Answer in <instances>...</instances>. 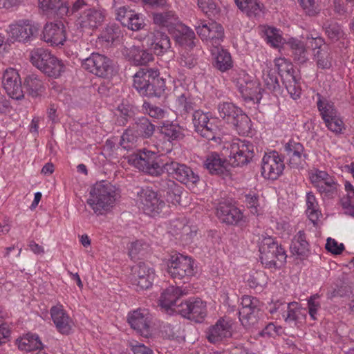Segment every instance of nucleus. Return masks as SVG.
<instances>
[{"instance_id": "nucleus-1", "label": "nucleus", "mask_w": 354, "mask_h": 354, "mask_svg": "<svg viewBox=\"0 0 354 354\" xmlns=\"http://www.w3.org/2000/svg\"><path fill=\"white\" fill-rule=\"evenodd\" d=\"M133 78V86L142 96L160 97L165 91V81L160 77L157 68H140Z\"/></svg>"}, {"instance_id": "nucleus-2", "label": "nucleus", "mask_w": 354, "mask_h": 354, "mask_svg": "<svg viewBox=\"0 0 354 354\" xmlns=\"http://www.w3.org/2000/svg\"><path fill=\"white\" fill-rule=\"evenodd\" d=\"M115 186L104 181L94 184L90 189L87 205L97 215H102L113 206L117 196Z\"/></svg>"}, {"instance_id": "nucleus-3", "label": "nucleus", "mask_w": 354, "mask_h": 354, "mask_svg": "<svg viewBox=\"0 0 354 354\" xmlns=\"http://www.w3.org/2000/svg\"><path fill=\"white\" fill-rule=\"evenodd\" d=\"M222 155L227 158L229 165L242 167L248 165L254 157V145L246 140L234 139L226 142L222 149Z\"/></svg>"}, {"instance_id": "nucleus-4", "label": "nucleus", "mask_w": 354, "mask_h": 354, "mask_svg": "<svg viewBox=\"0 0 354 354\" xmlns=\"http://www.w3.org/2000/svg\"><path fill=\"white\" fill-rule=\"evenodd\" d=\"M167 272L175 281H189L198 272V268L194 259L176 253L171 255L167 261Z\"/></svg>"}, {"instance_id": "nucleus-5", "label": "nucleus", "mask_w": 354, "mask_h": 354, "mask_svg": "<svg viewBox=\"0 0 354 354\" xmlns=\"http://www.w3.org/2000/svg\"><path fill=\"white\" fill-rule=\"evenodd\" d=\"M260 260L266 268H280L287 259L285 248L272 237L264 238L259 247Z\"/></svg>"}, {"instance_id": "nucleus-6", "label": "nucleus", "mask_w": 354, "mask_h": 354, "mask_svg": "<svg viewBox=\"0 0 354 354\" xmlns=\"http://www.w3.org/2000/svg\"><path fill=\"white\" fill-rule=\"evenodd\" d=\"M194 28L201 40L211 49L219 47L224 40V28L216 21L200 19L196 22Z\"/></svg>"}, {"instance_id": "nucleus-7", "label": "nucleus", "mask_w": 354, "mask_h": 354, "mask_svg": "<svg viewBox=\"0 0 354 354\" xmlns=\"http://www.w3.org/2000/svg\"><path fill=\"white\" fill-rule=\"evenodd\" d=\"M38 6L45 14H55L60 17L73 15L86 6H91L89 0H75L71 8L64 0H38Z\"/></svg>"}, {"instance_id": "nucleus-8", "label": "nucleus", "mask_w": 354, "mask_h": 354, "mask_svg": "<svg viewBox=\"0 0 354 354\" xmlns=\"http://www.w3.org/2000/svg\"><path fill=\"white\" fill-rule=\"evenodd\" d=\"M309 178L323 197L333 198L337 195L339 184L335 176L327 171L314 168L309 173Z\"/></svg>"}, {"instance_id": "nucleus-9", "label": "nucleus", "mask_w": 354, "mask_h": 354, "mask_svg": "<svg viewBox=\"0 0 354 354\" xmlns=\"http://www.w3.org/2000/svg\"><path fill=\"white\" fill-rule=\"evenodd\" d=\"M75 26L82 31L92 32L101 26L105 21L106 12L103 8H89L75 12Z\"/></svg>"}, {"instance_id": "nucleus-10", "label": "nucleus", "mask_w": 354, "mask_h": 354, "mask_svg": "<svg viewBox=\"0 0 354 354\" xmlns=\"http://www.w3.org/2000/svg\"><path fill=\"white\" fill-rule=\"evenodd\" d=\"M157 155L151 151H139L129 157V162L139 170L151 176H160L163 172L161 166L156 160Z\"/></svg>"}, {"instance_id": "nucleus-11", "label": "nucleus", "mask_w": 354, "mask_h": 354, "mask_svg": "<svg viewBox=\"0 0 354 354\" xmlns=\"http://www.w3.org/2000/svg\"><path fill=\"white\" fill-rule=\"evenodd\" d=\"M163 168L173 178L187 186L194 187L199 181L198 175L185 164L171 160L165 162Z\"/></svg>"}, {"instance_id": "nucleus-12", "label": "nucleus", "mask_w": 354, "mask_h": 354, "mask_svg": "<svg viewBox=\"0 0 354 354\" xmlns=\"http://www.w3.org/2000/svg\"><path fill=\"white\" fill-rule=\"evenodd\" d=\"M82 66L85 70L100 77H108L113 74L112 61L103 55L93 53L82 60Z\"/></svg>"}, {"instance_id": "nucleus-13", "label": "nucleus", "mask_w": 354, "mask_h": 354, "mask_svg": "<svg viewBox=\"0 0 354 354\" xmlns=\"http://www.w3.org/2000/svg\"><path fill=\"white\" fill-rule=\"evenodd\" d=\"M138 197L143 212L151 216L159 214L165 205L158 193L149 187L141 188L138 192Z\"/></svg>"}, {"instance_id": "nucleus-14", "label": "nucleus", "mask_w": 354, "mask_h": 354, "mask_svg": "<svg viewBox=\"0 0 354 354\" xmlns=\"http://www.w3.org/2000/svg\"><path fill=\"white\" fill-rule=\"evenodd\" d=\"M241 307L239 310V320L245 327H251L258 323L260 315L259 301L257 298L244 295L241 298Z\"/></svg>"}, {"instance_id": "nucleus-15", "label": "nucleus", "mask_w": 354, "mask_h": 354, "mask_svg": "<svg viewBox=\"0 0 354 354\" xmlns=\"http://www.w3.org/2000/svg\"><path fill=\"white\" fill-rule=\"evenodd\" d=\"M283 148L287 157V164L290 168L301 170L306 167L308 154L303 144L291 139L284 145Z\"/></svg>"}, {"instance_id": "nucleus-16", "label": "nucleus", "mask_w": 354, "mask_h": 354, "mask_svg": "<svg viewBox=\"0 0 354 354\" xmlns=\"http://www.w3.org/2000/svg\"><path fill=\"white\" fill-rule=\"evenodd\" d=\"M285 168L283 157L277 151L266 153L262 158L261 174L267 179L276 180Z\"/></svg>"}, {"instance_id": "nucleus-17", "label": "nucleus", "mask_w": 354, "mask_h": 354, "mask_svg": "<svg viewBox=\"0 0 354 354\" xmlns=\"http://www.w3.org/2000/svg\"><path fill=\"white\" fill-rule=\"evenodd\" d=\"M176 313L185 318L201 323L207 315L206 304L199 298H191L185 302H180Z\"/></svg>"}, {"instance_id": "nucleus-18", "label": "nucleus", "mask_w": 354, "mask_h": 354, "mask_svg": "<svg viewBox=\"0 0 354 354\" xmlns=\"http://www.w3.org/2000/svg\"><path fill=\"white\" fill-rule=\"evenodd\" d=\"M38 28L28 19H21L9 26V39L12 42L16 41L26 42L37 32Z\"/></svg>"}, {"instance_id": "nucleus-19", "label": "nucleus", "mask_w": 354, "mask_h": 354, "mask_svg": "<svg viewBox=\"0 0 354 354\" xmlns=\"http://www.w3.org/2000/svg\"><path fill=\"white\" fill-rule=\"evenodd\" d=\"M128 322L131 327L140 335L149 337L151 335V317L146 309H137L128 315Z\"/></svg>"}, {"instance_id": "nucleus-20", "label": "nucleus", "mask_w": 354, "mask_h": 354, "mask_svg": "<svg viewBox=\"0 0 354 354\" xmlns=\"http://www.w3.org/2000/svg\"><path fill=\"white\" fill-rule=\"evenodd\" d=\"M2 84L7 94L12 99L19 100L24 97L21 78L15 69L10 68L6 70Z\"/></svg>"}, {"instance_id": "nucleus-21", "label": "nucleus", "mask_w": 354, "mask_h": 354, "mask_svg": "<svg viewBox=\"0 0 354 354\" xmlns=\"http://www.w3.org/2000/svg\"><path fill=\"white\" fill-rule=\"evenodd\" d=\"M50 313L56 329L59 333L68 335L72 332L73 320L62 304L52 306Z\"/></svg>"}, {"instance_id": "nucleus-22", "label": "nucleus", "mask_w": 354, "mask_h": 354, "mask_svg": "<svg viewBox=\"0 0 354 354\" xmlns=\"http://www.w3.org/2000/svg\"><path fill=\"white\" fill-rule=\"evenodd\" d=\"M232 335V323L230 319H219L207 331L208 341L213 344L218 343Z\"/></svg>"}, {"instance_id": "nucleus-23", "label": "nucleus", "mask_w": 354, "mask_h": 354, "mask_svg": "<svg viewBox=\"0 0 354 354\" xmlns=\"http://www.w3.org/2000/svg\"><path fill=\"white\" fill-rule=\"evenodd\" d=\"M133 281L140 290L148 289L152 285L155 273L152 268L140 262L133 268Z\"/></svg>"}, {"instance_id": "nucleus-24", "label": "nucleus", "mask_w": 354, "mask_h": 354, "mask_svg": "<svg viewBox=\"0 0 354 354\" xmlns=\"http://www.w3.org/2000/svg\"><path fill=\"white\" fill-rule=\"evenodd\" d=\"M216 216L222 223L232 225H239L244 218L243 212L238 207L225 203L218 205Z\"/></svg>"}, {"instance_id": "nucleus-25", "label": "nucleus", "mask_w": 354, "mask_h": 354, "mask_svg": "<svg viewBox=\"0 0 354 354\" xmlns=\"http://www.w3.org/2000/svg\"><path fill=\"white\" fill-rule=\"evenodd\" d=\"M66 38L64 26L62 23H49L45 25L42 39L50 46L63 45Z\"/></svg>"}, {"instance_id": "nucleus-26", "label": "nucleus", "mask_w": 354, "mask_h": 354, "mask_svg": "<svg viewBox=\"0 0 354 354\" xmlns=\"http://www.w3.org/2000/svg\"><path fill=\"white\" fill-rule=\"evenodd\" d=\"M187 293L185 290L179 287L169 286L162 292L159 299L160 305L167 310H171L176 313L180 297Z\"/></svg>"}, {"instance_id": "nucleus-27", "label": "nucleus", "mask_w": 354, "mask_h": 354, "mask_svg": "<svg viewBox=\"0 0 354 354\" xmlns=\"http://www.w3.org/2000/svg\"><path fill=\"white\" fill-rule=\"evenodd\" d=\"M159 187L167 202L174 205L180 203L183 188L174 180L169 178L161 179L159 181Z\"/></svg>"}, {"instance_id": "nucleus-28", "label": "nucleus", "mask_w": 354, "mask_h": 354, "mask_svg": "<svg viewBox=\"0 0 354 354\" xmlns=\"http://www.w3.org/2000/svg\"><path fill=\"white\" fill-rule=\"evenodd\" d=\"M122 54L134 65H146L153 60V55L147 50L138 46L125 47Z\"/></svg>"}, {"instance_id": "nucleus-29", "label": "nucleus", "mask_w": 354, "mask_h": 354, "mask_svg": "<svg viewBox=\"0 0 354 354\" xmlns=\"http://www.w3.org/2000/svg\"><path fill=\"white\" fill-rule=\"evenodd\" d=\"M238 90L245 102L259 104L263 96V89L260 83L253 78Z\"/></svg>"}, {"instance_id": "nucleus-30", "label": "nucleus", "mask_w": 354, "mask_h": 354, "mask_svg": "<svg viewBox=\"0 0 354 354\" xmlns=\"http://www.w3.org/2000/svg\"><path fill=\"white\" fill-rule=\"evenodd\" d=\"M211 53L214 59V66L221 72H226L233 67L231 54L227 50L218 47L211 49Z\"/></svg>"}, {"instance_id": "nucleus-31", "label": "nucleus", "mask_w": 354, "mask_h": 354, "mask_svg": "<svg viewBox=\"0 0 354 354\" xmlns=\"http://www.w3.org/2000/svg\"><path fill=\"white\" fill-rule=\"evenodd\" d=\"M204 166L212 174L221 175L228 171L225 160L222 159L216 152H211L207 155Z\"/></svg>"}, {"instance_id": "nucleus-32", "label": "nucleus", "mask_w": 354, "mask_h": 354, "mask_svg": "<svg viewBox=\"0 0 354 354\" xmlns=\"http://www.w3.org/2000/svg\"><path fill=\"white\" fill-rule=\"evenodd\" d=\"M151 41V48L157 55H162L171 51V41L166 33L160 30H154Z\"/></svg>"}, {"instance_id": "nucleus-33", "label": "nucleus", "mask_w": 354, "mask_h": 354, "mask_svg": "<svg viewBox=\"0 0 354 354\" xmlns=\"http://www.w3.org/2000/svg\"><path fill=\"white\" fill-rule=\"evenodd\" d=\"M290 249L292 254L299 257L300 259H305L308 257L310 252L309 243L306 241L304 231L300 230L295 235Z\"/></svg>"}, {"instance_id": "nucleus-34", "label": "nucleus", "mask_w": 354, "mask_h": 354, "mask_svg": "<svg viewBox=\"0 0 354 354\" xmlns=\"http://www.w3.org/2000/svg\"><path fill=\"white\" fill-rule=\"evenodd\" d=\"M282 317L286 324L296 326L305 319L306 314L297 302H290L286 306Z\"/></svg>"}, {"instance_id": "nucleus-35", "label": "nucleus", "mask_w": 354, "mask_h": 354, "mask_svg": "<svg viewBox=\"0 0 354 354\" xmlns=\"http://www.w3.org/2000/svg\"><path fill=\"white\" fill-rule=\"evenodd\" d=\"M18 348L22 351L31 352L43 348V344L37 334L27 333L16 340Z\"/></svg>"}, {"instance_id": "nucleus-36", "label": "nucleus", "mask_w": 354, "mask_h": 354, "mask_svg": "<svg viewBox=\"0 0 354 354\" xmlns=\"http://www.w3.org/2000/svg\"><path fill=\"white\" fill-rule=\"evenodd\" d=\"M286 44L291 50L295 62L304 64L308 60V50L304 41L296 38H290Z\"/></svg>"}, {"instance_id": "nucleus-37", "label": "nucleus", "mask_w": 354, "mask_h": 354, "mask_svg": "<svg viewBox=\"0 0 354 354\" xmlns=\"http://www.w3.org/2000/svg\"><path fill=\"white\" fill-rule=\"evenodd\" d=\"M175 107L176 111L180 112L181 115L190 113L196 107L194 97L189 91H185L176 96Z\"/></svg>"}, {"instance_id": "nucleus-38", "label": "nucleus", "mask_w": 354, "mask_h": 354, "mask_svg": "<svg viewBox=\"0 0 354 354\" xmlns=\"http://www.w3.org/2000/svg\"><path fill=\"white\" fill-rule=\"evenodd\" d=\"M241 110L240 107L232 102H220L217 106L218 117L227 124H230Z\"/></svg>"}, {"instance_id": "nucleus-39", "label": "nucleus", "mask_w": 354, "mask_h": 354, "mask_svg": "<svg viewBox=\"0 0 354 354\" xmlns=\"http://www.w3.org/2000/svg\"><path fill=\"white\" fill-rule=\"evenodd\" d=\"M24 86L28 93L32 97L41 95L46 89L42 80L35 74L26 77L24 81Z\"/></svg>"}, {"instance_id": "nucleus-40", "label": "nucleus", "mask_w": 354, "mask_h": 354, "mask_svg": "<svg viewBox=\"0 0 354 354\" xmlns=\"http://www.w3.org/2000/svg\"><path fill=\"white\" fill-rule=\"evenodd\" d=\"M236 5L249 17L259 16L263 8V4L258 0H234Z\"/></svg>"}, {"instance_id": "nucleus-41", "label": "nucleus", "mask_w": 354, "mask_h": 354, "mask_svg": "<svg viewBox=\"0 0 354 354\" xmlns=\"http://www.w3.org/2000/svg\"><path fill=\"white\" fill-rule=\"evenodd\" d=\"M316 96L317 98V106L324 121L325 119H330L338 114L332 102L324 97L320 93H317Z\"/></svg>"}, {"instance_id": "nucleus-42", "label": "nucleus", "mask_w": 354, "mask_h": 354, "mask_svg": "<svg viewBox=\"0 0 354 354\" xmlns=\"http://www.w3.org/2000/svg\"><path fill=\"white\" fill-rule=\"evenodd\" d=\"M230 124L232 125L234 130L241 136H248L252 129L251 120L243 110Z\"/></svg>"}, {"instance_id": "nucleus-43", "label": "nucleus", "mask_w": 354, "mask_h": 354, "mask_svg": "<svg viewBox=\"0 0 354 354\" xmlns=\"http://www.w3.org/2000/svg\"><path fill=\"white\" fill-rule=\"evenodd\" d=\"M160 133L168 141L179 140L184 138L183 128L176 123H164L160 129Z\"/></svg>"}, {"instance_id": "nucleus-44", "label": "nucleus", "mask_w": 354, "mask_h": 354, "mask_svg": "<svg viewBox=\"0 0 354 354\" xmlns=\"http://www.w3.org/2000/svg\"><path fill=\"white\" fill-rule=\"evenodd\" d=\"M133 127L136 130V133L142 138H151L155 131V125L146 117L138 118Z\"/></svg>"}, {"instance_id": "nucleus-45", "label": "nucleus", "mask_w": 354, "mask_h": 354, "mask_svg": "<svg viewBox=\"0 0 354 354\" xmlns=\"http://www.w3.org/2000/svg\"><path fill=\"white\" fill-rule=\"evenodd\" d=\"M306 214L308 218L315 224L319 220L322 213L318 201L312 192H308L306 195Z\"/></svg>"}, {"instance_id": "nucleus-46", "label": "nucleus", "mask_w": 354, "mask_h": 354, "mask_svg": "<svg viewBox=\"0 0 354 354\" xmlns=\"http://www.w3.org/2000/svg\"><path fill=\"white\" fill-rule=\"evenodd\" d=\"M65 70V66L62 61L52 55L48 63L44 66L41 71L49 77L57 78Z\"/></svg>"}, {"instance_id": "nucleus-47", "label": "nucleus", "mask_w": 354, "mask_h": 354, "mask_svg": "<svg viewBox=\"0 0 354 354\" xmlns=\"http://www.w3.org/2000/svg\"><path fill=\"white\" fill-rule=\"evenodd\" d=\"M313 59L317 67L319 69L326 70L332 67L333 59L332 52L329 48L315 52Z\"/></svg>"}, {"instance_id": "nucleus-48", "label": "nucleus", "mask_w": 354, "mask_h": 354, "mask_svg": "<svg viewBox=\"0 0 354 354\" xmlns=\"http://www.w3.org/2000/svg\"><path fill=\"white\" fill-rule=\"evenodd\" d=\"M133 108L132 104L127 102L120 104L116 109V123L120 126H124L129 120L134 115Z\"/></svg>"}, {"instance_id": "nucleus-49", "label": "nucleus", "mask_w": 354, "mask_h": 354, "mask_svg": "<svg viewBox=\"0 0 354 354\" xmlns=\"http://www.w3.org/2000/svg\"><path fill=\"white\" fill-rule=\"evenodd\" d=\"M153 20L155 24L167 28L173 27L178 21L174 11L153 13Z\"/></svg>"}, {"instance_id": "nucleus-50", "label": "nucleus", "mask_w": 354, "mask_h": 354, "mask_svg": "<svg viewBox=\"0 0 354 354\" xmlns=\"http://www.w3.org/2000/svg\"><path fill=\"white\" fill-rule=\"evenodd\" d=\"M346 196L341 200L345 214L354 217V186L348 181L344 185Z\"/></svg>"}, {"instance_id": "nucleus-51", "label": "nucleus", "mask_w": 354, "mask_h": 354, "mask_svg": "<svg viewBox=\"0 0 354 354\" xmlns=\"http://www.w3.org/2000/svg\"><path fill=\"white\" fill-rule=\"evenodd\" d=\"M52 55L48 50L43 48H36L31 51L30 61L35 66L41 71Z\"/></svg>"}, {"instance_id": "nucleus-52", "label": "nucleus", "mask_w": 354, "mask_h": 354, "mask_svg": "<svg viewBox=\"0 0 354 354\" xmlns=\"http://www.w3.org/2000/svg\"><path fill=\"white\" fill-rule=\"evenodd\" d=\"M275 66L278 70V73L281 76L282 81L286 80L287 77H295L293 65L285 58H277L274 60Z\"/></svg>"}, {"instance_id": "nucleus-53", "label": "nucleus", "mask_w": 354, "mask_h": 354, "mask_svg": "<svg viewBox=\"0 0 354 354\" xmlns=\"http://www.w3.org/2000/svg\"><path fill=\"white\" fill-rule=\"evenodd\" d=\"M324 28L326 35L333 42L337 41L344 36L342 26L337 22H327L324 24Z\"/></svg>"}, {"instance_id": "nucleus-54", "label": "nucleus", "mask_w": 354, "mask_h": 354, "mask_svg": "<svg viewBox=\"0 0 354 354\" xmlns=\"http://www.w3.org/2000/svg\"><path fill=\"white\" fill-rule=\"evenodd\" d=\"M139 138L133 127L127 129L122 133L120 144L124 149L129 150L136 146Z\"/></svg>"}, {"instance_id": "nucleus-55", "label": "nucleus", "mask_w": 354, "mask_h": 354, "mask_svg": "<svg viewBox=\"0 0 354 354\" xmlns=\"http://www.w3.org/2000/svg\"><path fill=\"white\" fill-rule=\"evenodd\" d=\"M283 84L292 99L297 100L300 97L301 89L296 76L287 77L286 80L283 81Z\"/></svg>"}, {"instance_id": "nucleus-56", "label": "nucleus", "mask_w": 354, "mask_h": 354, "mask_svg": "<svg viewBox=\"0 0 354 354\" xmlns=\"http://www.w3.org/2000/svg\"><path fill=\"white\" fill-rule=\"evenodd\" d=\"M160 332L163 337L169 339H176L180 337L181 326L178 323L174 324L166 323L162 325Z\"/></svg>"}, {"instance_id": "nucleus-57", "label": "nucleus", "mask_w": 354, "mask_h": 354, "mask_svg": "<svg viewBox=\"0 0 354 354\" xmlns=\"http://www.w3.org/2000/svg\"><path fill=\"white\" fill-rule=\"evenodd\" d=\"M195 33L190 28L185 26L178 35L176 37V41L180 46H186L192 47L194 46V39H195Z\"/></svg>"}, {"instance_id": "nucleus-58", "label": "nucleus", "mask_w": 354, "mask_h": 354, "mask_svg": "<svg viewBox=\"0 0 354 354\" xmlns=\"http://www.w3.org/2000/svg\"><path fill=\"white\" fill-rule=\"evenodd\" d=\"M230 77L232 82L235 83L238 89L252 79V77L249 75L245 71L241 68L233 69L231 71Z\"/></svg>"}, {"instance_id": "nucleus-59", "label": "nucleus", "mask_w": 354, "mask_h": 354, "mask_svg": "<svg viewBox=\"0 0 354 354\" xmlns=\"http://www.w3.org/2000/svg\"><path fill=\"white\" fill-rule=\"evenodd\" d=\"M326 127L335 134L343 133L345 130V125L339 114L330 119H325L324 121Z\"/></svg>"}, {"instance_id": "nucleus-60", "label": "nucleus", "mask_w": 354, "mask_h": 354, "mask_svg": "<svg viewBox=\"0 0 354 354\" xmlns=\"http://www.w3.org/2000/svg\"><path fill=\"white\" fill-rule=\"evenodd\" d=\"M121 35L120 27L115 24H110L106 26L102 32V38L106 42H113Z\"/></svg>"}, {"instance_id": "nucleus-61", "label": "nucleus", "mask_w": 354, "mask_h": 354, "mask_svg": "<svg viewBox=\"0 0 354 354\" xmlns=\"http://www.w3.org/2000/svg\"><path fill=\"white\" fill-rule=\"evenodd\" d=\"M124 26L133 31H138L142 29L145 26L143 16L135 12L132 14L128 21H124Z\"/></svg>"}, {"instance_id": "nucleus-62", "label": "nucleus", "mask_w": 354, "mask_h": 354, "mask_svg": "<svg viewBox=\"0 0 354 354\" xmlns=\"http://www.w3.org/2000/svg\"><path fill=\"white\" fill-rule=\"evenodd\" d=\"M319 298L320 295L319 294H314L307 299L308 314L312 320L317 319L318 312L321 309Z\"/></svg>"}, {"instance_id": "nucleus-63", "label": "nucleus", "mask_w": 354, "mask_h": 354, "mask_svg": "<svg viewBox=\"0 0 354 354\" xmlns=\"http://www.w3.org/2000/svg\"><path fill=\"white\" fill-rule=\"evenodd\" d=\"M264 35L268 43L274 47L279 46L281 42L282 37L278 29L274 27H266L264 29Z\"/></svg>"}, {"instance_id": "nucleus-64", "label": "nucleus", "mask_w": 354, "mask_h": 354, "mask_svg": "<svg viewBox=\"0 0 354 354\" xmlns=\"http://www.w3.org/2000/svg\"><path fill=\"white\" fill-rule=\"evenodd\" d=\"M142 109L145 113L156 119H162L166 115L164 109L148 102H144Z\"/></svg>"}]
</instances>
